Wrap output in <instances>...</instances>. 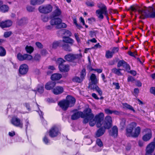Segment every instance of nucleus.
Segmentation results:
<instances>
[{"label": "nucleus", "instance_id": "nucleus-1", "mask_svg": "<svg viewBox=\"0 0 155 155\" xmlns=\"http://www.w3.org/2000/svg\"><path fill=\"white\" fill-rule=\"evenodd\" d=\"M130 9L133 11H137L139 13L146 18H155V10L153 8H152V11L150 12L147 9H144L140 8L137 6H131L130 8Z\"/></svg>", "mask_w": 155, "mask_h": 155}, {"label": "nucleus", "instance_id": "nucleus-2", "mask_svg": "<svg viewBox=\"0 0 155 155\" xmlns=\"http://www.w3.org/2000/svg\"><path fill=\"white\" fill-rule=\"evenodd\" d=\"M91 110L89 108L87 109V113L83 120L84 124H86L89 122V125L91 127L94 126L96 124L97 122L94 118V115L91 113Z\"/></svg>", "mask_w": 155, "mask_h": 155}, {"label": "nucleus", "instance_id": "nucleus-3", "mask_svg": "<svg viewBox=\"0 0 155 155\" xmlns=\"http://www.w3.org/2000/svg\"><path fill=\"white\" fill-rule=\"evenodd\" d=\"M50 23L52 25H56V28L58 29L65 28L67 27L66 25L64 23H62L61 19L59 18H53L51 20Z\"/></svg>", "mask_w": 155, "mask_h": 155}, {"label": "nucleus", "instance_id": "nucleus-4", "mask_svg": "<svg viewBox=\"0 0 155 155\" xmlns=\"http://www.w3.org/2000/svg\"><path fill=\"white\" fill-rule=\"evenodd\" d=\"M66 61L61 58H59L57 59V63L59 64L58 68L61 72H67L69 70V65L64 64V63Z\"/></svg>", "mask_w": 155, "mask_h": 155}, {"label": "nucleus", "instance_id": "nucleus-5", "mask_svg": "<svg viewBox=\"0 0 155 155\" xmlns=\"http://www.w3.org/2000/svg\"><path fill=\"white\" fill-rule=\"evenodd\" d=\"M71 112L74 113L71 116V119L73 120H75L78 119L80 117L84 119L87 113V109L84 110V113L81 111H78L77 109L72 110Z\"/></svg>", "mask_w": 155, "mask_h": 155}, {"label": "nucleus", "instance_id": "nucleus-6", "mask_svg": "<svg viewBox=\"0 0 155 155\" xmlns=\"http://www.w3.org/2000/svg\"><path fill=\"white\" fill-rule=\"evenodd\" d=\"M137 124L136 123L133 122L130 123L127 127L126 129V135L127 137H133V131L134 128L136 127Z\"/></svg>", "mask_w": 155, "mask_h": 155}, {"label": "nucleus", "instance_id": "nucleus-7", "mask_svg": "<svg viewBox=\"0 0 155 155\" xmlns=\"http://www.w3.org/2000/svg\"><path fill=\"white\" fill-rule=\"evenodd\" d=\"M144 134L142 137V140L144 142L149 141L152 137V133L150 129L147 128L144 130Z\"/></svg>", "mask_w": 155, "mask_h": 155}, {"label": "nucleus", "instance_id": "nucleus-8", "mask_svg": "<svg viewBox=\"0 0 155 155\" xmlns=\"http://www.w3.org/2000/svg\"><path fill=\"white\" fill-rule=\"evenodd\" d=\"M82 57L81 54H69L64 56V59L67 61H72L76 59H79Z\"/></svg>", "mask_w": 155, "mask_h": 155}, {"label": "nucleus", "instance_id": "nucleus-9", "mask_svg": "<svg viewBox=\"0 0 155 155\" xmlns=\"http://www.w3.org/2000/svg\"><path fill=\"white\" fill-rule=\"evenodd\" d=\"M104 117V114L102 112L99 113L95 116L94 118L97 122L96 126L97 127H100L101 126Z\"/></svg>", "mask_w": 155, "mask_h": 155}, {"label": "nucleus", "instance_id": "nucleus-10", "mask_svg": "<svg viewBox=\"0 0 155 155\" xmlns=\"http://www.w3.org/2000/svg\"><path fill=\"white\" fill-rule=\"evenodd\" d=\"M52 6L48 4L44 6H41L38 8V10L40 12L47 14L51 12L52 9Z\"/></svg>", "mask_w": 155, "mask_h": 155}, {"label": "nucleus", "instance_id": "nucleus-11", "mask_svg": "<svg viewBox=\"0 0 155 155\" xmlns=\"http://www.w3.org/2000/svg\"><path fill=\"white\" fill-rule=\"evenodd\" d=\"M60 134L58 128L56 126L52 127L49 131V135L51 137H56Z\"/></svg>", "mask_w": 155, "mask_h": 155}, {"label": "nucleus", "instance_id": "nucleus-12", "mask_svg": "<svg viewBox=\"0 0 155 155\" xmlns=\"http://www.w3.org/2000/svg\"><path fill=\"white\" fill-rule=\"evenodd\" d=\"M11 122L12 124L14 126L22 128L23 127V124L20 119L16 117H13L11 120Z\"/></svg>", "mask_w": 155, "mask_h": 155}, {"label": "nucleus", "instance_id": "nucleus-13", "mask_svg": "<svg viewBox=\"0 0 155 155\" xmlns=\"http://www.w3.org/2000/svg\"><path fill=\"white\" fill-rule=\"evenodd\" d=\"M17 58L19 61H23L25 60H31L32 59L33 57L31 55L28 54L23 55L20 53H18L17 55Z\"/></svg>", "mask_w": 155, "mask_h": 155}, {"label": "nucleus", "instance_id": "nucleus-14", "mask_svg": "<svg viewBox=\"0 0 155 155\" xmlns=\"http://www.w3.org/2000/svg\"><path fill=\"white\" fill-rule=\"evenodd\" d=\"M28 70V66L26 64H23L20 66L18 70L19 73L21 75H25L27 73Z\"/></svg>", "mask_w": 155, "mask_h": 155}, {"label": "nucleus", "instance_id": "nucleus-15", "mask_svg": "<svg viewBox=\"0 0 155 155\" xmlns=\"http://www.w3.org/2000/svg\"><path fill=\"white\" fill-rule=\"evenodd\" d=\"M65 100L70 107H73L76 101L75 98L70 95H68Z\"/></svg>", "mask_w": 155, "mask_h": 155}, {"label": "nucleus", "instance_id": "nucleus-16", "mask_svg": "<svg viewBox=\"0 0 155 155\" xmlns=\"http://www.w3.org/2000/svg\"><path fill=\"white\" fill-rule=\"evenodd\" d=\"M91 83L89 84V87L91 88H94V87L97 85V80L95 75L94 74H92L90 77Z\"/></svg>", "mask_w": 155, "mask_h": 155}, {"label": "nucleus", "instance_id": "nucleus-17", "mask_svg": "<svg viewBox=\"0 0 155 155\" xmlns=\"http://www.w3.org/2000/svg\"><path fill=\"white\" fill-rule=\"evenodd\" d=\"M12 25V22L10 20H7L5 21H0V27L2 28H8L11 26Z\"/></svg>", "mask_w": 155, "mask_h": 155}, {"label": "nucleus", "instance_id": "nucleus-18", "mask_svg": "<svg viewBox=\"0 0 155 155\" xmlns=\"http://www.w3.org/2000/svg\"><path fill=\"white\" fill-rule=\"evenodd\" d=\"M109 133L110 135L113 137H117L118 133V129L117 126H113L111 130H110Z\"/></svg>", "mask_w": 155, "mask_h": 155}, {"label": "nucleus", "instance_id": "nucleus-19", "mask_svg": "<svg viewBox=\"0 0 155 155\" xmlns=\"http://www.w3.org/2000/svg\"><path fill=\"white\" fill-rule=\"evenodd\" d=\"M58 105L64 110H66L69 106L65 100H64L59 101L58 103Z\"/></svg>", "mask_w": 155, "mask_h": 155}, {"label": "nucleus", "instance_id": "nucleus-20", "mask_svg": "<svg viewBox=\"0 0 155 155\" xmlns=\"http://www.w3.org/2000/svg\"><path fill=\"white\" fill-rule=\"evenodd\" d=\"M107 14V11L106 12H105L104 11H102V10H97L96 11V14L97 17L100 20H102L104 18V17L103 14L104 15H106Z\"/></svg>", "mask_w": 155, "mask_h": 155}, {"label": "nucleus", "instance_id": "nucleus-21", "mask_svg": "<svg viewBox=\"0 0 155 155\" xmlns=\"http://www.w3.org/2000/svg\"><path fill=\"white\" fill-rule=\"evenodd\" d=\"M64 91L63 87L61 86H57L54 88L52 90L54 94L56 95L62 93Z\"/></svg>", "mask_w": 155, "mask_h": 155}, {"label": "nucleus", "instance_id": "nucleus-22", "mask_svg": "<svg viewBox=\"0 0 155 155\" xmlns=\"http://www.w3.org/2000/svg\"><path fill=\"white\" fill-rule=\"evenodd\" d=\"M56 83L54 81H50L47 82L45 85V88L47 90L52 89L55 86Z\"/></svg>", "mask_w": 155, "mask_h": 155}, {"label": "nucleus", "instance_id": "nucleus-23", "mask_svg": "<svg viewBox=\"0 0 155 155\" xmlns=\"http://www.w3.org/2000/svg\"><path fill=\"white\" fill-rule=\"evenodd\" d=\"M105 131L104 127H101L97 131L95 136L97 137H99L103 135Z\"/></svg>", "mask_w": 155, "mask_h": 155}, {"label": "nucleus", "instance_id": "nucleus-24", "mask_svg": "<svg viewBox=\"0 0 155 155\" xmlns=\"http://www.w3.org/2000/svg\"><path fill=\"white\" fill-rule=\"evenodd\" d=\"M62 40L65 43H69L71 46H72L74 43V41L73 39L70 38L68 36L64 37Z\"/></svg>", "mask_w": 155, "mask_h": 155}, {"label": "nucleus", "instance_id": "nucleus-25", "mask_svg": "<svg viewBox=\"0 0 155 155\" xmlns=\"http://www.w3.org/2000/svg\"><path fill=\"white\" fill-rule=\"evenodd\" d=\"M62 78V75L60 74L54 73L52 74L51 76V79L53 81L58 80Z\"/></svg>", "mask_w": 155, "mask_h": 155}, {"label": "nucleus", "instance_id": "nucleus-26", "mask_svg": "<svg viewBox=\"0 0 155 155\" xmlns=\"http://www.w3.org/2000/svg\"><path fill=\"white\" fill-rule=\"evenodd\" d=\"M141 128L139 126L137 127L134 130V132L133 133V137L137 138L138 137L140 134Z\"/></svg>", "mask_w": 155, "mask_h": 155}, {"label": "nucleus", "instance_id": "nucleus-27", "mask_svg": "<svg viewBox=\"0 0 155 155\" xmlns=\"http://www.w3.org/2000/svg\"><path fill=\"white\" fill-rule=\"evenodd\" d=\"M71 45H69L68 44L64 43L61 45V46L62 48L65 51L68 52L72 51V49L71 47Z\"/></svg>", "mask_w": 155, "mask_h": 155}, {"label": "nucleus", "instance_id": "nucleus-28", "mask_svg": "<svg viewBox=\"0 0 155 155\" xmlns=\"http://www.w3.org/2000/svg\"><path fill=\"white\" fill-rule=\"evenodd\" d=\"M27 22V19L25 18H21L17 21V23L19 25H23Z\"/></svg>", "mask_w": 155, "mask_h": 155}, {"label": "nucleus", "instance_id": "nucleus-29", "mask_svg": "<svg viewBox=\"0 0 155 155\" xmlns=\"http://www.w3.org/2000/svg\"><path fill=\"white\" fill-rule=\"evenodd\" d=\"M61 14V10L58 8H57L53 12L52 16L53 18L59 16Z\"/></svg>", "mask_w": 155, "mask_h": 155}, {"label": "nucleus", "instance_id": "nucleus-30", "mask_svg": "<svg viewBox=\"0 0 155 155\" xmlns=\"http://www.w3.org/2000/svg\"><path fill=\"white\" fill-rule=\"evenodd\" d=\"M97 7L100 8L98 10H102V11H104V12H106L107 11V8L104 4L101 3H98L97 4Z\"/></svg>", "mask_w": 155, "mask_h": 155}, {"label": "nucleus", "instance_id": "nucleus-31", "mask_svg": "<svg viewBox=\"0 0 155 155\" xmlns=\"http://www.w3.org/2000/svg\"><path fill=\"white\" fill-rule=\"evenodd\" d=\"M8 6L6 5H2L0 7V11L2 12H6L8 11Z\"/></svg>", "mask_w": 155, "mask_h": 155}, {"label": "nucleus", "instance_id": "nucleus-32", "mask_svg": "<svg viewBox=\"0 0 155 155\" xmlns=\"http://www.w3.org/2000/svg\"><path fill=\"white\" fill-rule=\"evenodd\" d=\"M25 50L27 53L31 54L34 51V48L31 46L27 45L25 47Z\"/></svg>", "mask_w": 155, "mask_h": 155}, {"label": "nucleus", "instance_id": "nucleus-33", "mask_svg": "<svg viewBox=\"0 0 155 155\" xmlns=\"http://www.w3.org/2000/svg\"><path fill=\"white\" fill-rule=\"evenodd\" d=\"M43 141L44 143L47 145H49L51 144L50 141L48 139V136L45 135L43 138Z\"/></svg>", "mask_w": 155, "mask_h": 155}, {"label": "nucleus", "instance_id": "nucleus-34", "mask_svg": "<svg viewBox=\"0 0 155 155\" xmlns=\"http://www.w3.org/2000/svg\"><path fill=\"white\" fill-rule=\"evenodd\" d=\"M37 90L38 91L40 94L42 93L44 91V85L42 84L38 85L37 87Z\"/></svg>", "mask_w": 155, "mask_h": 155}, {"label": "nucleus", "instance_id": "nucleus-35", "mask_svg": "<svg viewBox=\"0 0 155 155\" xmlns=\"http://www.w3.org/2000/svg\"><path fill=\"white\" fill-rule=\"evenodd\" d=\"M112 124L111 123L106 122L105 121H104L103 122V127H104L105 129H109L112 125Z\"/></svg>", "mask_w": 155, "mask_h": 155}, {"label": "nucleus", "instance_id": "nucleus-36", "mask_svg": "<svg viewBox=\"0 0 155 155\" xmlns=\"http://www.w3.org/2000/svg\"><path fill=\"white\" fill-rule=\"evenodd\" d=\"M122 105L124 106V108H126L129 110L133 111L134 112H135V110L133 107L127 103H123L122 104Z\"/></svg>", "mask_w": 155, "mask_h": 155}, {"label": "nucleus", "instance_id": "nucleus-37", "mask_svg": "<svg viewBox=\"0 0 155 155\" xmlns=\"http://www.w3.org/2000/svg\"><path fill=\"white\" fill-rule=\"evenodd\" d=\"M118 69H117L116 68H113L111 70V71L112 73L117 74L118 76L122 75V74L120 71Z\"/></svg>", "mask_w": 155, "mask_h": 155}, {"label": "nucleus", "instance_id": "nucleus-38", "mask_svg": "<svg viewBox=\"0 0 155 155\" xmlns=\"http://www.w3.org/2000/svg\"><path fill=\"white\" fill-rule=\"evenodd\" d=\"M6 54V51L5 49L3 47L0 46V56H4Z\"/></svg>", "mask_w": 155, "mask_h": 155}, {"label": "nucleus", "instance_id": "nucleus-39", "mask_svg": "<svg viewBox=\"0 0 155 155\" xmlns=\"http://www.w3.org/2000/svg\"><path fill=\"white\" fill-rule=\"evenodd\" d=\"M72 81L73 82L79 83H80L83 81L81 78H80L79 77L77 76H75L73 77L72 78Z\"/></svg>", "mask_w": 155, "mask_h": 155}, {"label": "nucleus", "instance_id": "nucleus-40", "mask_svg": "<svg viewBox=\"0 0 155 155\" xmlns=\"http://www.w3.org/2000/svg\"><path fill=\"white\" fill-rule=\"evenodd\" d=\"M94 87V88H92L91 89L96 90L100 96L102 95V91L101 89L97 85Z\"/></svg>", "mask_w": 155, "mask_h": 155}, {"label": "nucleus", "instance_id": "nucleus-41", "mask_svg": "<svg viewBox=\"0 0 155 155\" xmlns=\"http://www.w3.org/2000/svg\"><path fill=\"white\" fill-rule=\"evenodd\" d=\"M86 75V70L85 68H83L80 73V78L83 81Z\"/></svg>", "mask_w": 155, "mask_h": 155}, {"label": "nucleus", "instance_id": "nucleus-42", "mask_svg": "<svg viewBox=\"0 0 155 155\" xmlns=\"http://www.w3.org/2000/svg\"><path fill=\"white\" fill-rule=\"evenodd\" d=\"M96 144L99 148H103V145L101 140L100 139H97L96 140Z\"/></svg>", "mask_w": 155, "mask_h": 155}, {"label": "nucleus", "instance_id": "nucleus-43", "mask_svg": "<svg viewBox=\"0 0 155 155\" xmlns=\"http://www.w3.org/2000/svg\"><path fill=\"white\" fill-rule=\"evenodd\" d=\"M113 53L111 51H106L105 57L107 58H112L113 55Z\"/></svg>", "mask_w": 155, "mask_h": 155}, {"label": "nucleus", "instance_id": "nucleus-44", "mask_svg": "<svg viewBox=\"0 0 155 155\" xmlns=\"http://www.w3.org/2000/svg\"><path fill=\"white\" fill-rule=\"evenodd\" d=\"M104 121L112 124V118L110 116L108 115L106 116L105 118Z\"/></svg>", "mask_w": 155, "mask_h": 155}, {"label": "nucleus", "instance_id": "nucleus-45", "mask_svg": "<svg viewBox=\"0 0 155 155\" xmlns=\"http://www.w3.org/2000/svg\"><path fill=\"white\" fill-rule=\"evenodd\" d=\"M123 67L125 69V71L127 72L129 70H130L131 69V67L130 65L126 62L125 64L124 65Z\"/></svg>", "mask_w": 155, "mask_h": 155}, {"label": "nucleus", "instance_id": "nucleus-46", "mask_svg": "<svg viewBox=\"0 0 155 155\" xmlns=\"http://www.w3.org/2000/svg\"><path fill=\"white\" fill-rule=\"evenodd\" d=\"M126 62V61L123 60L119 61L117 63V67H120L121 66H123H123L124 64H125Z\"/></svg>", "mask_w": 155, "mask_h": 155}, {"label": "nucleus", "instance_id": "nucleus-47", "mask_svg": "<svg viewBox=\"0 0 155 155\" xmlns=\"http://www.w3.org/2000/svg\"><path fill=\"white\" fill-rule=\"evenodd\" d=\"M36 104L37 107H38V110H37V111L38 112L41 119H43L44 118L43 116L44 114L43 112L42 111H41L39 109V105L37 103H36Z\"/></svg>", "mask_w": 155, "mask_h": 155}, {"label": "nucleus", "instance_id": "nucleus-48", "mask_svg": "<svg viewBox=\"0 0 155 155\" xmlns=\"http://www.w3.org/2000/svg\"><path fill=\"white\" fill-rule=\"evenodd\" d=\"M41 19L43 21L46 22H47L48 20V17L46 15H41Z\"/></svg>", "mask_w": 155, "mask_h": 155}, {"label": "nucleus", "instance_id": "nucleus-49", "mask_svg": "<svg viewBox=\"0 0 155 155\" xmlns=\"http://www.w3.org/2000/svg\"><path fill=\"white\" fill-rule=\"evenodd\" d=\"M59 43L60 42L59 41H54L52 44V48L54 49L56 48L59 46Z\"/></svg>", "mask_w": 155, "mask_h": 155}, {"label": "nucleus", "instance_id": "nucleus-50", "mask_svg": "<svg viewBox=\"0 0 155 155\" xmlns=\"http://www.w3.org/2000/svg\"><path fill=\"white\" fill-rule=\"evenodd\" d=\"M93 149V152H95L100 151L102 150V148L98 147L96 146H94Z\"/></svg>", "mask_w": 155, "mask_h": 155}, {"label": "nucleus", "instance_id": "nucleus-51", "mask_svg": "<svg viewBox=\"0 0 155 155\" xmlns=\"http://www.w3.org/2000/svg\"><path fill=\"white\" fill-rule=\"evenodd\" d=\"M12 34V32L11 31H6L5 32L4 34V37L5 38H8Z\"/></svg>", "mask_w": 155, "mask_h": 155}, {"label": "nucleus", "instance_id": "nucleus-52", "mask_svg": "<svg viewBox=\"0 0 155 155\" xmlns=\"http://www.w3.org/2000/svg\"><path fill=\"white\" fill-rule=\"evenodd\" d=\"M63 34L69 37L71 35V33L70 31L68 30H65L64 31Z\"/></svg>", "mask_w": 155, "mask_h": 155}, {"label": "nucleus", "instance_id": "nucleus-53", "mask_svg": "<svg viewBox=\"0 0 155 155\" xmlns=\"http://www.w3.org/2000/svg\"><path fill=\"white\" fill-rule=\"evenodd\" d=\"M85 3L87 6L89 7H92L94 5V3L93 2H90L87 1Z\"/></svg>", "mask_w": 155, "mask_h": 155}, {"label": "nucleus", "instance_id": "nucleus-54", "mask_svg": "<svg viewBox=\"0 0 155 155\" xmlns=\"http://www.w3.org/2000/svg\"><path fill=\"white\" fill-rule=\"evenodd\" d=\"M27 10L29 12H32L34 11L35 8L31 6H28L26 7Z\"/></svg>", "mask_w": 155, "mask_h": 155}, {"label": "nucleus", "instance_id": "nucleus-55", "mask_svg": "<svg viewBox=\"0 0 155 155\" xmlns=\"http://www.w3.org/2000/svg\"><path fill=\"white\" fill-rule=\"evenodd\" d=\"M79 35L78 33H75L74 34V37L78 43H79L81 42V39L79 37Z\"/></svg>", "mask_w": 155, "mask_h": 155}, {"label": "nucleus", "instance_id": "nucleus-56", "mask_svg": "<svg viewBox=\"0 0 155 155\" xmlns=\"http://www.w3.org/2000/svg\"><path fill=\"white\" fill-rule=\"evenodd\" d=\"M119 48L117 47H114L113 48L111 52L113 54L118 52Z\"/></svg>", "mask_w": 155, "mask_h": 155}, {"label": "nucleus", "instance_id": "nucleus-57", "mask_svg": "<svg viewBox=\"0 0 155 155\" xmlns=\"http://www.w3.org/2000/svg\"><path fill=\"white\" fill-rule=\"evenodd\" d=\"M113 111L108 108L104 109L105 113L107 114H113Z\"/></svg>", "mask_w": 155, "mask_h": 155}, {"label": "nucleus", "instance_id": "nucleus-58", "mask_svg": "<svg viewBox=\"0 0 155 155\" xmlns=\"http://www.w3.org/2000/svg\"><path fill=\"white\" fill-rule=\"evenodd\" d=\"M36 46L39 48H43V45L41 43L39 42H36L35 43Z\"/></svg>", "mask_w": 155, "mask_h": 155}, {"label": "nucleus", "instance_id": "nucleus-59", "mask_svg": "<svg viewBox=\"0 0 155 155\" xmlns=\"http://www.w3.org/2000/svg\"><path fill=\"white\" fill-rule=\"evenodd\" d=\"M88 23L92 24L93 22L95 21V19L94 18H91L88 19Z\"/></svg>", "mask_w": 155, "mask_h": 155}, {"label": "nucleus", "instance_id": "nucleus-60", "mask_svg": "<svg viewBox=\"0 0 155 155\" xmlns=\"http://www.w3.org/2000/svg\"><path fill=\"white\" fill-rule=\"evenodd\" d=\"M21 137L17 136L15 137V141L16 142H20L21 141Z\"/></svg>", "mask_w": 155, "mask_h": 155}, {"label": "nucleus", "instance_id": "nucleus-61", "mask_svg": "<svg viewBox=\"0 0 155 155\" xmlns=\"http://www.w3.org/2000/svg\"><path fill=\"white\" fill-rule=\"evenodd\" d=\"M31 4L33 5H38L37 0H31Z\"/></svg>", "mask_w": 155, "mask_h": 155}, {"label": "nucleus", "instance_id": "nucleus-62", "mask_svg": "<svg viewBox=\"0 0 155 155\" xmlns=\"http://www.w3.org/2000/svg\"><path fill=\"white\" fill-rule=\"evenodd\" d=\"M150 91L151 93L155 95V87H152L150 89Z\"/></svg>", "mask_w": 155, "mask_h": 155}, {"label": "nucleus", "instance_id": "nucleus-63", "mask_svg": "<svg viewBox=\"0 0 155 155\" xmlns=\"http://www.w3.org/2000/svg\"><path fill=\"white\" fill-rule=\"evenodd\" d=\"M134 80V78L131 76H129L128 77L127 81L128 82H133Z\"/></svg>", "mask_w": 155, "mask_h": 155}, {"label": "nucleus", "instance_id": "nucleus-64", "mask_svg": "<svg viewBox=\"0 0 155 155\" xmlns=\"http://www.w3.org/2000/svg\"><path fill=\"white\" fill-rule=\"evenodd\" d=\"M96 33L94 31H90V35L91 37H93L96 35Z\"/></svg>", "mask_w": 155, "mask_h": 155}]
</instances>
